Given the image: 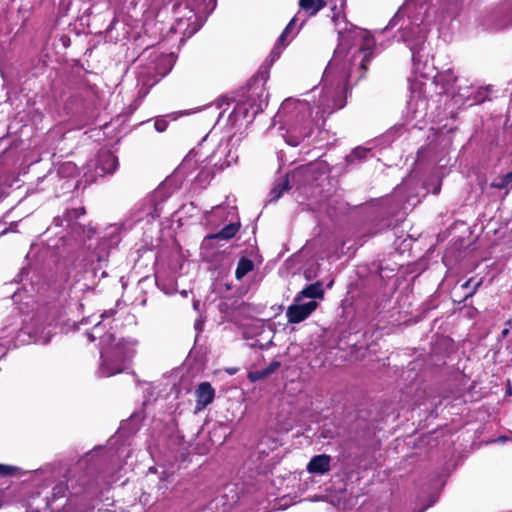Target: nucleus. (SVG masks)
Instances as JSON below:
<instances>
[{"instance_id": "nucleus-31", "label": "nucleus", "mask_w": 512, "mask_h": 512, "mask_svg": "<svg viewBox=\"0 0 512 512\" xmlns=\"http://www.w3.org/2000/svg\"><path fill=\"white\" fill-rule=\"evenodd\" d=\"M116 313H117L116 308H110V309L104 310L101 313V315H100L101 320L98 322V323H101V334H105L103 332V330H104V328L106 326L105 321L113 318Z\"/></svg>"}, {"instance_id": "nucleus-32", "label": "nucleus", "mask_w": 512, "mask_h": 512, "mask_svg": "<svg viewBox=\"0 0 512 512\" xmlns=\"http://www.w3.org/2000/svg\"><path fill=\"white\" fill-rule=\"evenodd\" d=\"M52 475V472H46L44 470L37 471L34 475V481H41L43 480L45 482L46 486H49L52 482L50 480Z\"/></svg>"}, {"instance_id": "nucleus-34", "label": "nucleus", "mask_w": 512, "mask_h": 512, "mask_svg": "<svg viewBox=\"0 0 512 512\" xmlns=\"http://www.w3.org/2000/svg\"><path fill=\"white\" fill-rule=\"evenodd\" d=\"M266 377H267V375L265 374V372L262 369L249 373V379L253 382L261 380Z\"/></svg>"}, {"instance_id": "nucleus-40", "label": "nucleus", "mask_w": 512, "mask_h": 512, "mask_svg": "<svg viewBox=\"0 0 512 512\" xmlns=\"http://www.w3.org/2000/svg\"><path fill=\"white\" fill-rule=\"evenodd\" d=\"M318 87H315L310 93H308L306 96L310 98H315L316 93L318 92Z\"/></svg>"}, {"instance_id": "nucleus-36", "label": "nucleus", "mask_w": 512, "mask_h": 512, "mask_svg": "<svg viewBox=\"0 0 512 512\" xmlns=\"http://www.w3.org/2000/svg\"><path fill=\"white\" fill-rule=\"evenodd\" d=\"M154 127L158 132H163L167 128V121L164 119H157L154 123Z\"/></svg>"}, {"instance_id": "nucleus-39", "label": "nucleus", "mask_w": 512, "mask_h": 512, "mask_svg": "<svg viewBox=\"0 0 512 512\" xmlns=\"http://www.w3.org/2000/svg\"><path fill=\"white\" fill-rule=\"evenodd\" d=\"M182 6H183L182 3H177L174 5L173 9H174L175 14H180V12H181L180 10H181Z\"/></svg>"}, {"instance_id": "nucleus-20", "label": "nucleus", "mask_w": 512, "mask_h": 512, "mask_svg": "<svg viewBox=\"0 0 512 512\" xmlns=\"http://www.w3.org/2000/svg\"><path fill=\"white\" fill-rule=\"evenodd\" d=\"M195 393L197 397L196 408L198 411L209 405L213 401L215 395V391L209 382L200 383Z\"/></svg>"}, {"instance_id": "nucleus-25", "label": "nucleus", "mask_w": 512, "mask_h": 512, "mask_svg": "<svg viewBox=\"0 0 512 512\" xmlns=\"http://www.w3.org/2000/svg\"><path fill=\"white\" fill-rule=\"evenodd\" d=\"M240 228L239 222H233L224 226L219 232L209 235L208 239L229 240L235 236Z\"/></svg>"}, {"instance_id": "nucleus-28", "label": "nucleus", "mask_w": 512, "mask_h": 512, "mask_svg": "<svg viewBox=\"0 0 512 512\" xmlns=\"http://www.w3.org/2000/svg\"><path fill=\"white\" fill-rule=\"evenodd\" d=\"M254 269V262L246 257H242L237 264L235 277L237 280H242L249 272Z\"/></svg>"}, {"instance_id": "nucleus-8", "label": "nucleus", "mask_w": 512, "mask_h": 512, "mask_svg": "<svg viewBox=\"0 0 512 512\" xmlns=\"http://www.w3.org/2000/svg\"><path fill=\"white\" fill-rule=\"evenodd\" d=\"M118 166L117 157L109 150H100L85 166L84 176L87 182H94L99 177L112 174Z\"/></svg>"}, {"instance_id": "nucleus-3", "label": "nucleus", "mask_w": 512, "mask_h": 512, "mask_svg": "<svg viewBox=\"0 0 512 512\" xmlns=\"http://www.w3.org/2000/svg\"><path fill=\"white\" fill-rule=\"evenodd\" d=\"M90 342L99 339L101 363L99 373L110 377L125 369L135 353L138 341L134 338H123L116 341L113 334H101V323H96L91 331L86 333Z\"/></svg>"}, {"instance_id": "nucleus-16", "label": "nucleus", "mask_w": 512, "mask_h": 512, "mask_svg": "<svg viewBox=\"0 0 512 512\" xmlns=\"http://www.w3.org/2000/svg\"><path fill=\"white\" fill-rule=\"evenodd\" d=\"M317 302H295L287 308L286 316L289 323L297 324L304 321L317 308Z\"/></svg>"}, {"instance_id": "nucleus-7", "label": "nucleus", "mask_w": 512, "mask_h": 512, "mask_svg": "<svg viewBox=\"0 0 512 512\" xmlns=\"http://www.w3.org/2000/svg\"><path fill=\"white\" fill-rule=\"evenodd\" d=\"M320 172L315 164H307L297 167L285 178L276 181L270 192V201L278 200L282 194L290 188V182L298 187L310 185L316 182L319 178Z\"/></svg>"}, {"instance_id": "nucleus-33", "label": "nucleus", "mask_w": 512, "mask_h": 512, "mask_svg": "<svg viewBox=\"0 0 512 512\" xmlns=\"http://www.w3.org/2000/svg\"><path fill=\"white\" fill-rule=\"evenodd\" d=\"M17 471L18 467L16 466L0 464V475L2 476L15 475Z\"/></svg>"}, {"instance_id": "nucleus-44", "label": "nucleus", "mask_w": 512, "mask_h": 512, "mask_svg": "<svg viewBox=\"0 0 512 512\" xmlns=\"http://www.w3.org/2000/svg\"><path fill=\"white\" fill-rule=\"evenodd\" d=\"M508 333H509V330H508V329H504V330L502 331V336H503V337H506Z\"/></svg>"}, {"instance_id": "nucleus-46", "label": "nucleus", "mask_w": 512, "mask_h": 512, "mask_svg": "<svg viewBox=\"0 0 512 512\" xmlns=\"http://www.w3.org/2000/svg\"><path fill=\"white\" fill-rule=\"evenodd\" d=\"M86 484H87V482H86V481H83V482L81 483V485L83 486V489H84V490L86 489V488H85V485H86Z\"/></svg>"}, {"instance_id": "nucleus-35", "label": "nucleus", "mask_w": 512, "mask_h": 512, "mask_svg": "<svg viewBox=\"0 0 512 512\" xmlns=\"http://www.w3.org/2000/svg\"><path fill=\"white\" fill-rule=\"evenodd\" d=\"M279 367H280V362L273 361L267 367L263 368L262 370L265 372V374L268 377L269 375L274 373Z\"/></svg>"}, {"instance_id": "nucleus-22", "label": "nucleus", "mask_w": 512, "mask_h": 512, "mask_svg": "<svg viewBox=\"0 0 512 512\" xmlns=\"http://www.w3.org/2000/svg\"><path fill=\"white\" fill-rule=\"evenodd\" d=\"M323 297V284L322 282L317 281L303 288L295 297V302H301L305 298H310L315 301V299H323Z\"/></svg>"}, {"instance_id": "nucleus-21", "label": "nucleus", "mask_w": 512, "mask_h": 512, "mask_svg": "<svg viewBox=\"0 0 512 512\" xmlns=\"http://www.w3.org/2000/svg\"><path fill=\"white\" fill-rule=\"evenodd\" d=\"M331 457L327 454L315 455L307 464V471L312 474H325L330 471Z\"/></svg>"}, {"instance_id": "nucleus-30", "label": "nucleus", "mask_w": 512, "mask_h": 512, "mask_svg": "<svg viewBox=\"0 0 512 512\" xmlns=\"http://www.w3.org/2000/svg\"><path fill=\"white\" fill-rule=\"evenodd\" d=\"M512 182V177L510 172L505 175L499 176L493 180L491 183V187L495 189H506Z\"/></svg>"}, {"instance_id": "nucleus-11", "label": "nucleus", "mask_w": 512, "mask_h": 512, "mask_svg": "<svg viewBox=\"0 0 512 512\" xmlns=\"http://www.w3.org/2000/svg\"><path fill=\"white\" fill-rule=\"evenodd\" d=\"M165 187L159 186L152 195L142 204V211L136 217V221H152L160 217L162 204L167 199Z\"/></svg>"}, {"instance_id": "nucleus-42", "label": "nucleus", "mask_w": 512, "mask_h": 512, "mask_svg": "<svg viewBox=\"0 0 512 512\" xmlns=\"http://www.w3.org/2000/svg\"><path fill=\"white\" fill-rule=\"evenodd\" d=\"M506 394L512 395V385L510 382H508L507 388H506Z\"/></svg>"}, {"instance_id": "nucleus-41", "label": "nucleus", "mask_w": 512, "mask_h": 512, "mask_svg": "<svg viewBox=\"0 0 512 512\" xmlns=\"http://www.w3.org/2000/svg\"><path fill=\"white\" fill-rule=\"evenodd\" d=\"M472 282V279H468L466 282H464L462 285H461V288L462 289H467L469 288L470 284Z\"/></svg>"}, {"instance_id": "nucleus-43", "label": "nucleus", "mask_w": 512, "mask_h": 512, "mask_svg": "<svg viewBox=\"0 0 512 512\" xmlns=\"http://www.w3.org/2000/svg\"><path fill=\"white\" fill-rule=\"evenodd\" d=\"M27 512H40V507L37 506L35 509L30 508L29 510H27Z\"/></svg>"}, {"instance_id": "nucleus-47", "label": "nucleus", "mask_w": 512, "mask_h": 512, "mask_svg": "<svg viewBox=\"0 0 512 512\" xmlns=\"http://www.w3.org/2000/svg\"><path fill=\"white\" fill-rule=\"evenodd\" d=\"M106 275L105 271H101V277H104Z\"/></svg>"}, {"instance_id": "nucleus-9", "label": "nucleus", "mask_w": 512, "mask_h": 512, "mask_svg": "<svg viewBox=\"0 0 512 512\" xmlns=\"http://www.w3.org/2000/svg\"><path fill=\"white\" fill-rule=\"evenodd\" d=\"M427 83L415 80L411 84V96L407 103L408 114L411 119L423 120L427 116L428 99L425 95Z\"/></svg>"}, {"instance_id": "nucleus-38", "label": "nucleus", "mask_w": 512, "mask_h": 512, "mask_svg": "<svg viewBox=\"0 0 512 512\" xmlns=\"http://www.w3.org/2000/svg\"><path fill=\"white\" fill-rule=\"evenodd\" d=\"M192 25H194L191 29L189 28L186 32L188 36H191L192 34L196 33L199 29L198 26L195 25V22H192Z\"/></svg>"}, {"instance_id": "nucleus-2", "label": "nucleus", "mask_w": 512, "mask_h": 512, "mask_svg": "<svg viewBox=\"0 0 512 512\" xmlns=\"http://www.w3.org/2000/svg\"><path fill=\"white\" fill-rule=\"evenodd\" d=\"M428 9V4L423 0H406L384 28H396L394 38L410 50L414 72L422 78L430 76V72L426 71L427 61L423 60L422 54L429 30Z\"/></svg>"}, {"instance_id": "nucleus-29", "label": "nucleus", "mask_w": 512, "mask_h": 512, "mask_svg": "<svg viewBox=\"0 0 512 512\" xmlns=\"http://www.w3.org/2000/svg\"><path fill=\"white\" fill-rule=\"evenodd\" d=\"M210 166H212L209 161L202 164V166L198 169V172L195 176V180L200 184H206L214 175L213 171L211 170Z\"/></svg>"}, {"instance_id": "nucleus-17", "label": "nucleus", "mask_w": 512, "mask_h": 512, "mask_svg": "<svg viewBox=\"0 0 512 512\" xmlns=\"http://www.w3.org/2000/svg\"><path fill=\"white\" fill-rule=\"evenodd\" d=\"M68 491V485L60 482L53 486L51 496L46 495L43 498L44 507L49 509L50 512H57L64 505L62 503L55 505L58 500H61L66 497V493Z\"/></svg>"}, {"instance_id": "nucleus-6", "label": "nucleus", "mask_w": 512, "mask_h": 512, "mask_svg": "<svg viewBox=\"0 0 512 512\" xmlns=\"http://www.w3.org/2000/svg\"><path fill=\"white\" fill-rule=\"evenodd\" d=\"M477 26L485 31H499L512 27V0H505L480 12Z\"/></svg>"}, {"instance_id": "nucleus-19", "label": "nucleus", "mask_w": 512, "mask_h": 512, "mask_svg": "<svg viewBox=\"0 0 512 512\" xmlns=\"http://www.w3.org/2000/svg\"><path fill=\"white\" fill-rule=\"evenodd\" d=\"M370 148L358 146L354 148L350 154L345 158L347 169H353L359 166L361 163L366 161L369 157H372Z\"/></svg>"}, {"instance_id": "nucleus-18", "label": "nucleus", "mask_w": 512, "mask_h": 512, "mask_svg": "<svg viewBox=\"0 0 512 512\" xmlns=\"http://www.w3.org/2000/svg\"><path fill=\"white\" fill-rule=\"evenodd\" d=\"M456 75L454 74V71L452 69H447L444 71H438L433 77L432 81L430 82V85H440L442 88V91L440 93H447L449 92L455 82H456Z\"/></svg>"}, {"instance_id": "nucleus-24", "label": "nucleus", "mask_w": 512, "mask_h": 512, "mask_svg": "<svg viewBox=\"0 0 512 512\" xmlns=\"http://www.w3.org/2000/svg\"><path fill=\"white\" fill-rule=\"evenodd\" d=\"M184 9L187 10V13L184 14L183 17L177 16L175 18V25L171 27V30L174 32H180L183 30V26L186 25L184 31L186 32L191 26V20L195 18V6L190 4H185Z\"/></svg>"}, {"instance_id": "nucleus-10", "label": "nucleus", "mask_w": 512, "mask_h": 512, "mask_svg": "<svg viewBox=\"0 0 512 512\" xmlns=\"http://www.w3.org/2000/svg\"><path fill=\"white\" fill-rule=\"evenodd\" d=\"M237 159L238 154L231 146L230 140H221L211 154L205 155L202 162L209 161L213 167L222 170L235 163Z\"/></svg>"}, {"instance_id": "nucleus-27", "label": "nucleus", "mask_w": 512, "mask_h": 512, "mask_svg": "<svg viewBox=\"0 0 512 512\" xmlns=\"http://www.w3.org/2000/svg\"><path fill=\"white\" fill-rule=\"evenodd\" d=\"M83 107V99L78 94L71 95L64 104V110L68 115L78 113Z\"/></svg>"}, {"instance_id": "nucleus-4", "label": "nucleus", "mask_w": 512, "mask_h": 512, "mask_svg": "<svg viewBox=\"0 0 512 512\" xmlns=\"http://www.w3.org/2000/svg\"><path fill=\"white\" fill-rule=\"evenodd\" d=\"M124 226L119 224H111L106 227L103 236L92 251H88L82 259L85 273H91L93 277H97L108 261L109 251L116 247L121 241V234Z\"/></svg>"}, {"instance_id": "nucleus-45", "label": "nucleus", "mask_w": 512, "mask_h": 512, "mask_svg": "<svg viewBox=\"0 0 512 512\" xmlns=\"http://www.w3.org/2000/svg\"><path fill=\"white\" fill-rule=\"evenodd\" d=\"M390 226H391L390 221L385 222L384 225H383V227H385V228H389Z\"/></svg>"}, {"instance_id": "nucleus-26", "label": "nucleus", "mask_w": 512, "mask_h": 512, "mask_svg": "<svg viewBox=\"0 0 512 512\" xmlns=\"http://www.w3.org/2000/svg\"><path fill=\"white\" fill-rule=\"evenodd\" d=\"M325 4L324 0H299L300 8L309 16H315Z\"/></svg>"}, {"instance_id": "nucleus-15", "label": "nucleus", "mask_w": 512, "mask_h": 512, "mask_svg": "<svg viewBox=\"0 0 512 512\" xmlns=\"http://www.w3.org/2000/svg\"><path fill=\"white\" fill-rule=\"evenodd\" d=\"M264 102L259 101L257 102L253 95H250L247 100L245 101H239L230 117H233L234 120L238 119H250L251 121L258 113L263 111Z\"/></svg>"}, {"instance_id": "nucleus-23", "label": "nucleus", "mask_w": 512, "mask_h": 512, "mask_svg": "<svg viewBox=\"0 0 512 512\" xmlns=\"http://www.w3.org/2000/svg\"><path fill=\"white\" fill-rule=\"evenodd\" d=\"M296 17L292 18L290 20V22L288 23V25L286 26V28L284 29V31L281 33V35L278 37V40L276 42V44L274 45L271 53H270V56H269V59H270V63L272 64L276 59H278L283 51V49L285 48V46L287 45V42H286V37L288 35V33H290L292 27L295 25L296 23Z\"/></svg>"}, {"instance_id": "nucleus-12", "label": "nucleus", "mask_w": 512, "mask_h": 512, "mask_svg": "<svg viewBox=\"0 0 512 512\" xmlns=\"http://www.w3.org/2000/svg\"><path fill=\"white\" fill-rule=\"evenodd\" d=\"M208 137H205L202 142L198 145V147L193 148L187 154V156L183 159L181 164L176 169V174L182 177H188L192 175L194 172L198 171V169L204 164L202 162L204 160V145L207 142Z\"/></svg>"}, {"instance_id": "nucleus-1", "label": "nucleus", "mask_w": 512, "mask_h": 512, "mask_svg": "<svg viewBox=\"0 0 512 512\" xmlns=\"http://www.w3.org/2000/svg\"><path fill=\"white\" fill-rule=\"evenodd\" d=\"M344 5L345 0H340L339 7H332L331 19L338 30L339 44L323 73L318 101L313 100L311 107L307 98L286 99L275 116L286 125L284 138L290 146H298L311 136L315 126H322L326 117L345 106L349 79L353 75L362 78L372 56L374 38L359 27L347 28Z\"/></svg>"}, {"instance_id": "nucleus-5", "label": "nucleus", "mask_w": 512, "mask_h": 512, "mask_svg": "<svg viewBox=\"0 0 512 512\" xmlns=\"http://www.w3.org/2000/svg\"><path fill=\"white\" fill-rule=\"evenodd\" d=\"M79 466L87 475L101 477L106 483L114 481L110 471L114 470V454L107 449L97 448L86 453L80 460Z\"/></svg>"}, {"instance_id": "nucleus-37", "label": "nucleus", "mask_w": 512, "mask_h": 512, "mask_svg": "<svg viewBox=\"0 0 512 512\" xmlns=\"http://www.w3.org/2000/svg\"><path fill=\"white\" fill-rule=\"evenodd\" d=\"M481 284H482V280H479L478 282H476L474 284L473 288L471 289V291L465 295V299L473 296L476 293V291L479 289Z\"/></svg>"}, {"instance_id": "nucleus-14", "label": "nucleus", "mask_w": 512, "mask_h": 512, "mask_svg": "<svg viewBox=\"0 0 512 512\" xmlns=\"http://www.w3.org/2000/svg\"><path fill=\"white\" fill-rule=\"evenodd\" d=\"M84 213L85 210L83 207L67 210L63 219L55 218L54 221L57 225L60 226H63V222H66V226H71L73 230L77 231V234L79 235L81 240H85L86 238L88 240H91L92 236L95 234L94 228H92L91 226H78L76 223L73 222L75 219L79 218Z\"/></svg>"}, {"instance_id": "nucleus-13", "label": "nucleus", "mask_w": 512, "mask_h": 512, "mask_svg": "<svg viewBox=\"0 0 512 512\" xmlns=\"http://www.w3.org/2000/svg\"><path fill=\"white\" fill-rule=\"evenodd\" d=\"M140 58H147L149 62L146 64L147 74L153 76H165L168 71L171 69L167 66V63L170 62L171 57L169 55H164L159 53L155 48H147L140 55Z\"/></svg>"}]
</instances>
